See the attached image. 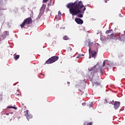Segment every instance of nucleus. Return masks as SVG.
Listing matches in <instances>:
<instances>
[{"instance_id": "nucleus-4", "label": "nucleus", "mask_w": 125, "mask_h": 125, "mask_svg": "<svg viewBox=\"0 0 125 125\" xmlns=\"http://www.w3.org/2000/svg\"><path fill=\"white\" fill-rule=\"evenodd\" d=\"M96 66H97V64L94 66L91 69H88L89 72H91L90 74L92 77H94V74L95 73L99 72V69H97L96 68Z\"/></svg>"}, {"instance_id": "nucleus-27", "label": "nucleus", "mask_w": 125, "mask_h": 125, "mask_svg": "<svg viewBox=\"0 0 125 125\" xmlns=\"http://www.w3.org/2000/svg\"><path fill=\"white\" fill-rule=\"evenodd\" d=\"M6 115L7 116H8V115H9V113H6Z\"/></svg>"}, {"instance_id": "nucleus-30", "label": "nucleus", "mask_w": 125, "mask_h": 125, "mask_svg": "<svg viewBox=\"0 0 125 125\" xmlns=\"http://www.w3.org/2000/svg\"><path fill=\"white\" fill-rule=\"evenodd\" d=\"M17 95H19V94H18Z\"/></svg>"}, {"instance_id": "nucleus-9", "label": "nucleus", "mask_w": 125, "mask_h": 125, "mask_svg": "<svg viewBox=\"0 0 125 125\" xmlns=\"http://www.w3.org/2000/svg\"><path fill=\"white\" fill-rule=\"evenodd\" d=\"M121 105V103L120 102H115L114 104V108L115 110L118 109L120 105Z\"/></svg>"}, {"instance_id": "nucleus-5", "label": "nucleus", "mask_w": 125, "mask_h": 125, "mask_svg": "<svg viewBox=\"0 0 125 125\" xmlns=\"http://www.w3.org/2000/svg\"><path fill=\"white\" fill-rule=\"evenodd\" d=\"M24 116H25L26 119L28 121L29 120H30V119H32V118H33V115H32V114H31V113L29 112V110H26L24 111Z\"/></svg>"}, {"instance_id": "nucleus-11", "label": "nucleus", "mask_w": 125, "mask_h": 125, "mask_svg": "<svg viewBox=\"0 0 125 125\" xmlns=\"http://www.w3.org/2000/svg\"><path fill=\"white\" fill-rule=\"evenodd\" d=\"M88 44L89 46V49H90V50H91V48H92V46H95V44H94L93 42H88Z\"/></svg>"}, {"instance_id": "nucleus-6", "label": "nucleus", "mask_w": 125, "mask_h": 125, "mask_svg": "<svg viewBox=\"0 0 125 125\" xmlns=\"http://www.w3.org/2000/svg\"><path fill=\"white\" fill-rule=\"evenodd\" d=\"M110 40H120L119 36L115 35V34L112 33L109 35Z\"/></svg>"}, {"instance_id": "nucleus-8", "label": "nucleus", "mask_w": 125, "mask_h": 125, "mask_svg": "<svg viewBox=\"0 0 125 125\" xmlns=\"http://www.w3.org/2000/svg\"><path fill=\"white\" fill-rule=\"evenodd\" d=\"M96 52L94 51H91L90 49H89V55H92V57L95 58L96 57Z\"/></svg>"}, {"instance_id": "nucleus-31", "label": "nucleus", "mask_w": 125, "mask_h": 125, "mask_svg": "<svg viewBox=\"0 0 125 125\" xmlns=\"http://www.w3.org/2000/svg\"><path fill=\"white\" fill-rule=\"evenodd\" d=\"M70 49L72 50V48H70Z\"/></svg>"}, {"instance_id": "nucleus-7", "label": "nucleus", "mask_w": 125, "mask_h": 125, "mask_svg": "<svg viewBox=\"0 0 125 125\" xmlns=\"http://www.w3.org/2000/svg\"><path fill=\"white\" fill-rule=\"evenodd\" d=\"M75 21L77 23V24H79V25H82L83 24V20L81 19L80 18H75Z\"/></svg>"}, {"instance_id": "nucleus-25", "label": "nucleus", "mask_w": 125, "mask_h": 125, "mask_svg": "<svg viewBox=\"0 0 125 125\" xmlns=\"http://www.w3.org/2000/svg\"><path fill=\"white\" fill-rule=\"evenodd\" d=\"M119 17H123L122 16V14H119Z\"/></svg>"}, {"instance_id": "nucleus-14", "label": "nucleus", "mask_w": 125, "mask_h": 125, "mask_svg": "<svg viewBox=\"0 0 125 125\" xmlns=\"http://www.w3.org/2000/svg\"><path fill=\"white\" fill-rule=\"evenodd\" d=\"M83 125H92V123L90 122V123H87V122H86L84 123Z\"/></svg>"}, {"instance_id": "nucleus-2", "label": "nucleus", "mask_w": 125, "mask_h": 125, "mask_svg": "<svg viewBox=\"0 0 125 125\" xmlns=\"http://www.w3.org/2000/svg\"><path fill=\"white\" fill-rule=\"evenodd\" d=\"M58 59H59V57L56 56H53L46 61L45 64H52V63L57 61Z\"/></svg>"}, {"instance_id": "nucleus-16", "label": "nucleus", "mask_w": 125, "mask_h": 125, "mask_svg": "<svg viewBox=\"0 0 125 125\" xmlns=\"http://www.w3.org/2000/svg\"><path fill=\"white\" fill-rule=\"evenodd\" d=\"M7 108L14 109V110H17V107L14 106H7Z\"/></svg>"}, {"instance_id": "nucleus-20", "label": "nucleus", "mask_w": 125, "mask_h": 125, "mask_svg": "<svg viewBox=\"0 0 125 125\" xmlns=\"http://www.w3.org/2000/svg\"><path fill=\"white\" fill-rule=\"evenodd\" d=\"M45 5H44V4H42V8H44V9H45Z\"/></svg>"}, {"instance_id": "nucleus-1", "label": "nucleus", "mask_w": 125, "mask_h": 125, "mask_svg": "<svg viewBox=\"0 0 125 125\" xmlns=\"http://www.w3.org/2000/svg\"><path fill=\"white\" fill-rule=\"evenodd\" d=\"M67 8L69 9V13L72 16L77 15L79 18L83 17V13L86 8L83 4V1L76 0L74 2H70L66 5Z\"/></svg>"}, {"instance_id": "nucleus-12", "label": "nucleus", "mask_w": 125, "mask_h": 125, "mask_svg": "<svg viewBox=\"0 0 125 125\" xmlns=\"http://www.w3.org/2000/svg\"><path fill=\"white\" fill-rule=\"evenodd\" d=\"M63 40H64V41H69V40H70V38H69V37H68V36L67 35H65L62 37Z\"/></svg>"}, {"instance_id": "nucleus-18", "label": "nucleus", "mask_w": 125, "mask_h": 125, "mask_svg": "<svg viewBox=\"0 0 125 125\" xmlns=\"http://www.w3.org/2000/svg\"><path fill=\"white\" fill-rule=\"evenodd\" d=\"M82 56H83V55H78V56L76 57V58L79 59V58H81L82 57Z\"/></svg>"}, {"instance_id": "nucleus-21", "label": "nucleus", "mask_w": 125, "mask_h": 125, "mask_svg": "<svg viewBox=\"0 0 125 125\" xmlns=\"http://www.w3.org/2000/svg\"><path fill=\"white\" fill-rule=\"evenodd\" d=\"M4 33L6 35V36H7L8 35V31H5Z\"/></svg>"}, {"instance_id": "nucleus-26", "label": "nucleus", "mask_w": 125, "mask_h": 125, "mask_svg": "<svg viewBox=\"0 0 125 125\" xmlns=\"http://www.w3.org/2000/svg\"><path fill=\"white\" fill-rule=\"evenodd\" d=\"M100 73H101V74H102V69L100 70Z\"/></svg>"}, {"instance_id": "nucleus-13", "label": "nucleus", "mask_w": 125, "mask_h": 125, "mask_svg": "<svg viewBox=\"0 0 125 125\" xmlns=\"http://www.w3.org/2000/svg\"><path fill=\"white\" fill-rule=\"evenodd\" d=\"M93 85H95V86H98L99 85H100V83L99 82H94L93 83Z\"/></svg>"}, {"instance_id": "nucleus-23", "label": "nucleus", "mask_w": 125, "mask_h": 125, "mask_svg": "<svg viewBox=\"0 0 125 125\" xmlns=\"http://www.w3.org/2000/svg\"><path fill=\"white\" fill-rule=\"evenodd\" d=\"M51 1H52V0H50V3H48V5H51Z\"/></svg>"}, {"instance_id": "nucleus-24", "label": "nucleus", "mask_w": 125, "mask_h": 125, "mask_svg": "<svg viewBox=\"0 0 125 125\" xmlns=\"http://www.w3.org/2000/svg\"><path fill=\"white\" fill-rule=\"evenodd\" d=\"M47 0H43V2H44V3H45V2H46L47 1Z\"/></svg>"}, {"instance_id": "nucleus-17", "label": "nucleus", "mask_w": 125, "mask_h": 125, "mask_svg": "<svg viewBox=\"0 0 125 125\" xmlns=\"http://www.w3.org/2000/svg\"><path fill=\"white\" fill-rule=\"evenodd\" d=\"M113 31V30H107L105 32V34H110L111 33V31Z\"/></svg>"}, {"instance_id": "nucleus-19", "label": "nucleus", "mask_w": 125, "mask_h": 125, "mask_svg": "<svg viewBox=\"0 0 125 125\" xmlns=\"http://www.w3.org/2000/svg\"><path fill=\"white\" fill-rule=\"evenodd\" d=\"M105 61H107V60H105L104 62H103V67H105V65L106 64V63L105 62Z\"/></svg>"}, {"instance_id": "nucleus-22", "label": "nucleus", "mask_w": 125, "mask_h": 125, "mask_svg": "<svg viewBox=\"0 0 125 125\" xmlns=\"http://www.w3.org/2000/svg\"><path fill=\"white\" fill-rule=\"evenodd\" d=\"M82 105H83V106H85V105H86V103H82Z\"/></svg>"}, {"instance_id": "nucleus-28", "label": "nucleus", "mask_w": 125, "mask_h": 125, "mask_svg": "<svg viewBox=\"0 0 125 125\" xmlns=\"http://www.w3.org/2000/svg\"><path fill=\"white\" fill-rule=\"evenodd\" d=\"M104 2H105V3H107V0H105Z\"/></svg>"}, {"instance_id": "nucleus-3", "label": "nucleus", "mask_w": 125, "mask_h": 125, "mask_svg": "<svg viewBox=\"0 0 125 125\" xmlns=\"http://www.w3.org/2000/svg\"><path fill=\"white\" fill-rule=\"evenodd\" d=\"M33 22V20L31 17H29L24 20L22 24H21V28H23L26 24H31Z\"/></svg>"}, {"instance_id": "nucleus-15", "label": "nucleus", "mask_w": 125, "mask_h": 125, "mask_svg": "<svg viewBox=\"0 0 125 125\" xmlns=\"http://www.w3.org/2000/svg\"><path fill=\"white\" fill-rule=\"evenodd\" d=\"M19 57H20V55H17L14 58V59H15V60H17V59H18Z\"/></svg>"}, {"instance_id": "nucleus-29", "label": "nucleus", "mask_w": 125, "mask_h": 125, "mask_svg": "<svg viewBox=\"0 0 125 125\" xmlns=\"http://www.w3.org/2000/svg\"><path fill=\"white\" fill-rule=\"evenodd\" d=\"M67 84H70V82H67Z\"/></svg>"}, {"instance_id": "nucleus-10", "label": "nucleus", "mask_w": 125, "mask_h": 125, "mask_svg": "<svg viewBox=\"0 0 125 125\" xmlns=\"http://www.w3.org/2000/svg\"><path fill=\"white\" fill-rule=\"evenodd\" d=\"M61 15H62V14L61 13V12L59 11L58 12V14L56 16V19L57 20V21L60 20V19L61 18Z\"/></svg>"}]
</instances>
